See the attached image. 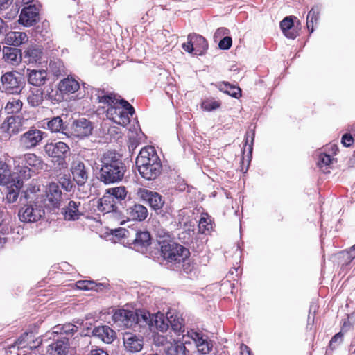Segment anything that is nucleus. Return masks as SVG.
Masks as SVG:
<instances>
[{"mask_svg":"<svg viewBox=\"0 0 355 355\" xmlns=\"http://www.w3.org/2000/svg\"><path fill=\"white\" fill-rule=\"evenodd\" d=\"M69 342L65 338H62L49 345L47 353L50 355H66L68 352Z\"/></svg>","mask_w":355,"mask_h":355,"instance_id":"obj_26","label":"nucleus"},{"mask_svg":"<svg viewBox=\"0 0 355 355\" xmlns=\"http://www.w3.org/2000/svg\"><path fill=\"white\" fill-rule=\"evenodd\" d=\"M27 78L29 84L40 87L46 83L47 80V72L45 70H29L28 69Z\"/></svg>","mask_w":355,"mask_h":355,"instance_id":"obj_25","label":"nucleus"},{"mask_svg":"<svg viewBox=\"0 0 355 355\" xmlns=\"http://www.w3.org/2000/svg\"><path fill=\"white\" fill-rule=\"evenodd\" d=\"M38 19V10L35 6H29L22 9L19 22L25 26H31Z\"/></svg>","mask_w":355,"mask_h":355,"instance_id":"obj_20","label":"nucleus"},{"mask_svg":"<svg viewBox=\"0 0 355 355\" xmlns=\"http://www.w3.org/2000/svg\"><path fill=\"white\" fill-rule=\"evenodd\" d=\"M354 251H355V245L350 248L349 252H348V254H352Z\"/></svg>","mask_w":355,"mask_h":355,"instance_id":"obj_62","label":"nucleus"},{"mask_svg":"<svg viewBox=\"0 0 355 355\" xmlns=\"http://www.w3.org/2000/svg\"><path fill=\"white\" fill-rule=\"evenodd\" d=\"M105 193L108 195L112 196L114 197V200H115V199L122 200L125 199L127 195V191L124 187L110 188L106 190Z\"/></svg>","mask_w":355,"mask_h":355,"instance_id":"obj_46","label":"nucleus"},{"mask_svg":"<svg viewBox=\"0 0 355 355\" xmlns=\"http://www.w3.org/2000/svg\"><path fill=\"white\" fill-rule=\"evenodd\" d=\"M15 162L28 166L35 173L42 170L44 166L42 159L34 153H26L22 156L16 157Z\"/></svg>","mask_w":355,"mask_h":355,"instance_id":"obj_16","label":"nucleus"},{"mask_svg":"<svg viewBox=\"0 0 355 355\" xmlns=\"http://www.w3.org/2000/svg\"><path fill=\"white\" fill-rule=\"evenodd\" d=\"M220 89L230 96L239 98L241 96V90L239 87L232 85L229 83H223L220 85Z\"/></svg>","mask_w":355,"mask_h":355,"instance_id":"obj_45","label":"nucleus"},{"mask_svg":"<svg viewBox=\"0 0 355 355\" xmlns=\"http://www.w3.org/2000/svg\"><path fill=\"white\" fill-rule=\"evenodd\" d=\"M55 329L61 330L60 333L66 335H72L78 330V327L76 325L71 323L65 324L62 325L61 327H55Z\"/></svg>","mask_w":355,"mask_h":355,"instance_id":"obj_48","label":"nucleus"},{"mask_svg":"<svg viewBox=\"0 0 355 355\" xmlns=\"http://www.w3.org/2000/svg\"><path fill=\"white\" fill-rule=\"evenodd\" d=\"M182 319H175V318H173V316H171L169 318V323L171 324L172 328L173 329V330L176 331H182ZM182 331H184V330H182Z\"/></svg>","mask_w":355,"mask_h":355,"instance_id":"obj_51","label":"nucleus"},{"mask_svg":"<svg viewBox=\"0 0 355 355\" xmlns=\"http://www.w3.org/2000/svg\"><path fill=\"white\" fill-rule=\"evenodd\" d=\"M182 49L189 53H193L194 51H196V49L194 46V43H193L190 40H188L187 43H184L182 44Z\"/></svg>","mask_w":355,"mask_h":355,"instance_id":"obj_55","label":"nucleus"},{"mask_svg":"<svg viewBox=\"0 0 355 355\" xmlns=\"http://www.w3.org/2000/svg\"><path fill=\"white\" fill-rule=\"evenodd\" d=\"M33 173H35L28 166L14 161V171L12 175L15 181H21L23 184V181L30 179Z\"/></svg>","mask_w":355,"mask_h":355,"instance_id":"obj_23","label":"nucleus"},{"mask_svg":"<svg viewBox=\"0 0 355 355\" xmlns=\"http://www.w3.org/2000/svg\"><path fill=\"white\" fill-rule=\"evenodd\" d=\"M343 334L341 332L336 334L331 340L329 346L332 349H335L338 345L343 342Z\"/></svg>","mask_w":355,"mask_h":355,"instance_id":"obj_52","label":"nucleus"},{"mask_svg":"<svg viewBox=\"0 0 355 355\" xmlns=\"http://www.w3.org/2000/svg\"><path fill=\"white\" fill-rule=\"evenodd\" d=\"M166 355H187L189 351L180 342L167 343L164 348Z\"/></svg>","mask_w":355,"mask_h":355,"instance_id":"obj_31","label":"nucleus"},{"mask_svg":"<svg viewBox=\"0 0 355 355\" xmlns=\"http://www.w3.org/2000/svg\"><path fill=\"white\" fill-rule=\"evenodd\" d=\"M73 180L80 187L84 186L89 179V170L80 159H73L70 166Z\"/></svg>","mask_w":355,"mask_h":355,"instance_id":"obj_9","label":"nucleus"},{"mask_svg":"<svg viewBox=\"0 0 355 355\" xmlns=\"http://www.w3.org/2000/svg\"><path fill=\"white\" fill-rule=\"evenodd\" d=\"M44 202L49 207L58 208L62 200V192L55 182L49 183L45 189Z\"/></svg>","mask_w":355,"mask_h":355,"instance_id":"obj_10","label":"nucleus"},{"mask_svg":"<svg viewBox=\"0 0 355 355\" xmlns=\"http://www.w3.org/2000/svg\"><path fill=\"white\" fill-rule=\"evenodd\" d=\"M163 257L168 262L180 264L189 257V250L185 247L174 242H164L161 247Z\"/></svg>","mask_w":355,"mask_h":355,"instance_id":"obj_5","label":"nucleus"},{"mask_svg":"<svg viewBox=\"0 0 355 355\" xmlns=\"http://www.w3.org/2000/svg\"><path fill=\"white\" fill-rule=\"evenodd\" d=\"M134 312L123 309H118L113 314L112 319L120 326L131 328L135 326Z\"/></svg>","mask_w":355,"mask_h":355,"instance_id":"obj_18","label":"nucleus"},{"mask_svg":"<svg viewBox=\"0 0 355 355\" xmlns=\"http://www.w3.org/2000/svg\"><path fill=\"white\" fill-rule=\"evenodd\" d=\"M135 247L146 248L150 243V236L148 232H137L135 239L133 241Z\"/></svg>","mask_w":355,"mask_h":355,"instance_id":"obj_39","label":"nucleus"},{"mask_svg":"<svg viewBox=\"0 0 355 355\" xmlns=\"http://www.w3.org/2000/svg\"><path fill=\"white\" fill-rule=\"evenodd\" d=\"M123 343L125 350L128 353H137L144 347V338L141 335L130 331L123 334Z\"/></svg>","mask_w":355,"mask_h":355,"instance_id":"obj_11","label":"nucleus"},{"mask_svg":"<svg viewBox=\"0 0 355 355\" xmlns=\"http://www.w3.org/2000/svg\"><path fill=\"white\" fill-rule=\"evenodd\" d=\"M137 193L139 198L146 202L154 210H159L164 206V201L162 196L155 191L139 188Z\"/></svg>","mask_w":355,"mask_h":355,"instance_id":"obj_13","label":"nucleus"},{"mask_svg":"<svg viewBox=\"0 0 355 355\" xmlns=\"http://www.w3.org/2000/svg\"><path fill=\"white\" fill-rule=\"evenodd\" d=\"M62 214L64 220L72 221L79 219L83 215V210L80 202L70 200L67 205L62 208Z\"/></svg>","mask_w":355,"mask_h":355,"instance_id":"obj_19","label":"nucleus"},{"mask_svg":"<svg viewBox=\"0 0 355 355\" xmlns=\"http://www.w3.org/2000/svg\"><path fill=\"white\" fill-rule=\"evenodd\" d=\"M7 32V27L4 26V22L0 19V33L6 34V43L8 45L18 46L28 40L27 35L24 32Z\"/></svg>","mask_w":355,"mask_h":355,"instance_id":"obj_15","label":"nucleus"},{"mask_svg":"<svg viewBox=\"0 0 355 355\" xmlns=\"http://www.w3.org/2000/svg\"><path fill=\"white\" fill-rule=\"evenodd\" d=\"M19 49L15 47H4L3 49L4 60L11 64L17 62L21 59Z\"/></svg>","mask_w":355,"mask_h":355,"instance_id":"obj_37","label":"nucleus"},{"mask_svg":"<svg viewBox=\"0 0 355 355\" xmlns=\"http://www.w3.org/2000/svg\"><path fill=\"white\" fill-rule=\"evenodd\" d=\"M320 8L318 6H313L309 12L306 17V26L311 33L313 32V24L317 22L319 18Z\"/></svg>","mask_w":355,"mask_h":355,"instance_id":"obj_43","label":"nucleus"},{"mask_svg":"<svg viewBox=\"0 0 355 355\" xmlns=\"http://www.w3.org/2000/svg\"><path fill=\"white\" fill-rule=\"evenodd\" d=\"M59 184L66 191H70L73 187L71 180L66 175L60 178Z\"/></svg>","mask_w":355,"mask_h":355,"instance_id":"obj_50","label":"nucleus"},{"mask_svg":"<svg viewBox=\"0 0 355 355\" xmlns=\"http://www.w3.org/2000/svg\"><path fill=\"white\" fill-rule=\"evenodd\" d=\"M42 55V49L35 46H31L24 51V58L27 59L29 63L40 62Z\"/></svg>","mask_w":355,"mask_h":355,"instance_id":"obj_33","label":"nucleus"},{"mask_svg":"<svg viewBox=\"0 0 355 355\" xmlns=\"http://www.w3.org/2000/svg\"><path fill=\"white\" fill-rule=\"evenodd\" d=\"M220 106L219 101H215L214 99H206L202 101L201 107L202 108L207 112H211L218 109Z\"/></svg>","mask_w":355,"mask_h":355,"instance_id":"obj_47","label":"nucleus"},{"mask_svg":"<svg viewBox=\"0 0 355 355\" xmlns=\"http://www.w3.org/2000/svg\"><path fill=\"white\" fill-rule=\"evenodd\" d=\"M126 216L129 220L142 221L148 216L146 207L140 204H134L126 209Z\"/></svg>","mask_w":355,"mask_h":355,"instance_id":"obj_21","label":"nucleus"},{"mask_svg":"<svg viewBox=\"0 0 355 355\" xmlns=\"http://www.w3.org/2000/svg\"><path fill=\"white\" fill-rule=\"evenodd\" d=\"M22 2L25 4H28L29 3H31V1H33V0H21Z\"/></svg>","mask_w":355,"mask_h":355,"instance_id":"obj_63","label":"nucleus"},{"mask_svg":"<svg viewBox=\"0 0 355 355\" xmlns=\"http://www.w3.org/2000/svg\"><path fill=\"white\" fill-rule=\"evenodd\" d=\"M44 132L34 127L20 135L19 146L24 150H29L38 146L44 139Z\"/></svg>","mask_w":355,"mask_h":355,"instance_id":"obj_7","label":"nucleus"},{"mask_svg":"<svg viewBox=\"0 0 355 355\" xmlns=\"http://www.w3.org/2000/svg\"><path fill=\"white\" fill-rule=\"evenodd\" d=\"M354 138L350 134H345L342 137L341 143L344 146L349 147L353 143Z\"/></svg>","mask_w":355,"mask_h":355,"instance_id":"obj_54","label":"nucleus"},{"mask_svg":"<svg viewBox=\"0 0 355 355\" xmlns=\"http://www.w3.org/2000/svg\"><path fill=\"white\" fill-rule=\"evenodd\" d=\"M13 183V186L8 187V191L6 196V200L8 203H13L17 201L19 193V189L22 187V183L21 181H15L12 182Z\"/></svg>","mask_w":355,"mask_h":355,"instance_id":"obj_34","label":"nucleus"},{"mask_svg":"<svg viewBox=\"0 0 355 355\" xmlns=\"http://www.w3.org/2000/svg\"><path fill=\"white\" fill-rule=\"evenodd\" d=\"M6 242V239L4 234L0 232V248L3 247Z\"/></svg>","mask_w":355,"mask_h":355,"instance_id":"obj_59","label":"nucleus"},{"mask_svg":"<svg viewBox=\"0 0 355 355\" xmlns=\"http://www.w3.org/2000/svg\"><path fill=\"white\" fill-rule=\"evenodd\" d=\"M187 40H190L194 43V46L196 49L195 54H200L201 52L207 49L208 44L206 40L201 35L197 34H189Z\"/></svg>","mask_w":355,"mask_h":355,"instance_id":"obj_36","label":"nucleus"},{"mask_svg":"<svg viewBox=\"0 0 355 355\" xmlns=\"http://www.w3.org/2000/svg\"><path fill=\"white\" fill-rule=\"evenodd\" d=\"M92 95L98 103L108 106L106 112L107 119L122 126L129 124L130 116L133 115L135 109L127 101L119 99L116 94H107L100 89H94Z\"/></svg>","mask_w":355,"mask_h":355,"instance_id":"obj_1","label":"nucleus"},{"mask_svg":"<svg viewBox=\"0 0 355 355\" xmlns=\"http://www.w3.org/2000/svg\"><path fill=\"white\" fill-rule=\"evenodd\" d=\"M188 336L194 341L198 351L200 354H208L211 351L212 342L207 338H204L201 334L192 330L188 332Z\"/></svg>","mask_w":355,"mask_h":355,"instance_id":"obj_17","label":"nucleus"},{"mask_svg":"<svg viewBox=\"0 0 355 355\" xmlns=\"http://www.w3.org/2000/svg\"><path fill=\"white\" fill-rule=\"evenodd\" d=\"M42 339L40 338L34 339L32 333H24L16 342L18 348L28 349H36L42 344Z\"/></svg>","mask_w":355,"mask_h":355,"instance_id":"obj_22","label":"nucleus"},{"mask_svg":"<svg viewBox=\"0 0 355 355\" xmlns=\"http://www.w3.org/2000/svg\"><path fill=\"white\" fill-rule=\"evenodd\" d=\"M69 146L64 142L47 144L44 146L45 153L51 157L57 158L58 165H64V156L69 152Z\"/></svg>","mask_w":355,"mask_h":355,"instance_id":"obj_12","label":"nucleus"},{"mask_svg":"<svg viewBox=\"0 0 355 355\" xmlns=\"http://www.w3.org/2000/svg\"><path fill=\"white\" fill-rule=\"evenodd\" d=\"M94 168L99 170L98 179L106 184L121 181L126 171L121 155L114 151L103 153L99 158V163H94Z\"/></svg>","mask_w":355,"mask_h":355,"instance_id":"obj_2","label":"nucleus"},{"mask_svg":"<svg viewBox=\"0 0 355 355\" xmlns=\"http://www.w3.org/2000/svg\"><path fill=\"white\" fill-rule=\"evenodd\" d=\"M2 92L8 94H19L24 87L23 78L15 71H8L1 77Z\"/></svg>","mask_w":355,"mask_h":355,"instance_id":"obj_6","label":"nucleus"},{"mask_svg":"<svg viewBox=\"0 0 355 355\" xmlns=\"http://www.w3.org/2000/svg\"><path fill=\"white\" fill-rule=\"evenodd\" d=\"M152 325L150 327H155L160 331L164 332L168 328L169 318L165 317L163 313H157L152 314Z\"/></svg>","mask_w":355,"mask_h":355,"instance_id":"obj_30","label":"nucleus"},{"mask_svg":"<svg viewBox=\"0 0 355 355\" xmlns=\"http://www.w3.org/2000/svg\"><path fill=\"white\" fill-rule=\"evenodd\" d=\"M136 165L139 174L147 180H155L161 173L160 159L152 146H146L140 150L136 159Z\"/></svg>","mask_w":355,"mask_h":355,"instance_id":"obj_3","label":"nucleus"},{"mask_svg":"<svg viewBox=\"0 0 355 355\" xmlns=\"http://www.w3.org/2000/svg\"><path fill=\"white\" fill-rule=\"evenodd\" d=\"M25 200V202H22L20 207L18 216L19 220L24 223H34L38 221L44 214V209L41 202L36 197L33 192L28 193L26 191L23 196H21V201Z\"/></svg>","mask_w":355,"mask_h":355,"instance_id":"obj_4","label":"nucleus"},{"mask_svg":"<svg viewBox=\"0 0 355 355\" xmlns=\"http://www.w3.org/2000/svg\"><path fill=\"white\" fill-rule=\"evenodd\" d=\"M76 286L80 290H94L99 291L102 290L104 285L103 284H97L92 280H80L76 282Z\"/></svg>","mask_w":355,"mask_h":355,"instance_id":"obj_42","label":"nucleus"},{"mask_svg":"<svg viewBox=\"0 0 355 355\" xmlns=\"http://www.w3.org/2000/svg\"><path fill=\"white\" fill-rule=\"evenodd\" d=\"M228 32H229V31L226 28H219L216 31V32L214 33V37H220L221 36H223V35L227 34Z\"/></svg>","mask_w":355,"mask_h":355,"instance_id":"obj_57","label":"nucleus"},{"mask_svg":"<svg viewBox=\"0 0 355 355\" xmlns=\"http://www.w3.org/2000/svg\"><path fill=\"white\" fill-rule=\"evenodd\" d=\"M11 2L12 0H0V6H6Z\"/></svg>","mask_w":355,"mask_h":355,"instance_id":"obj_60","label":"nucleus"},{"mask_svg":"<svg viewBox=\"0 0 355 355\" xmlns=\"http://www.w3.org/2000/svg\"><path fill=\"white\" fill-rule=\"evenodd\" d=\"M199 229L202 232H205L206 230H209L212 228L211 223V219L208 217L202 216L199 220Z\"/></svg>","mask_w":355,"mask_h":355,"instance_id":"obj_49","label":"nucleus"},{"mask_svg":"<svg viewBox=\"0 0 355 355\" xmlns=\"http://www.w3.org/2000/svg\"><path fill=\"white\" fill-rule=\"evenodd\" d=\"M28 119L20 116L7 117L0 126L1 132L8 134L9 137L22 131L27 125Z\"/></svg>","mask_w":355,"mask_h":355,"instance_id":"obj_8","label":"nucleus"},{"mask_svg":"<svg viewBox=\"0 0 355 355\" xmlns=\"http://www.w3.org/2000/svg\"><path fill=\"white\" fill-rule=\"evenodd\" d=\"M117 207L116 202L114 200V197L108 195L106 193L100 198L98 209L105 214L113 213L116 211Z\"/></svg>","mask_w":355,"mask_h":355,"instance_id":"obj_27","label":"nucleus"},{"mask_svg":"<svg viewBox=\"0 0 355 355\" xmlns=\"http://www.w3.org/2000/svg\"><path fill=\"white\" fill-rule=\"evenodd\" d=\"M92 334L94 337L107 344L111 343L115 338V332L108 326L96 327Z\"/></svg>","mask_w":355,"mask_h":355,"instance_id":"obj_24","label":"nucleus"},{"mask_svg":"<svg viewBox=\"0 0 355 355\" xmlns=\"http://www.w3.org/2000/svg\"><path fill=\"white\" fill-rule=\"evenodd\" d=\"M355 257V254H352L350 255V261H352V259H354V258Z\"/></svg>","mask_w":355,"mask_h":355,"instance_id":"obj_64","label":"nucleus"},{"mask_svg":"<svg viewBox=\"0 0 355 355\" xmlns=\"http://www.w3.org/2000/svg\"><path fill=\"white\" fill-rule=\"evenodd\" d=\"M134 311L135 325L138 324L139 327L152 325V315L148 311L138 309Z\"/></svg>","mask_w":355,"mask_h":355,"instance_id":"obj_29","label":"nucleus"},{"mask_svg":"<svg viewBox=\"0 0 355 355\" xmlns=\"http://www.w3.org/2000/svg\"><path fill=\"white\" fill-rule=\"evenodd\" d=\"M92 125L89 121L86 119H80L73 122L69 128V133L71 135L83 138L92 134Z\"/></svg>","mask_w":355,"mask_h":355,"instance_id":"obj_14","label":"nucleus"},{"mask_svg":"<svg viewBox=\"0 0 355 355\" xmlns=\"http://www.w3.org/2000/svg\"><path fill=\"white\" fill-rule=\"evenodd\" d=\"M232 44V38L230 37L226 36L220 41L218 46L220 49L227 50L231 47Z\"/></svg>","mask_w":355,"mask_h":355,"instance_id":"obj_53","label":"nucleus"},{"mask_svg":"<svg viewBox=\"0 0 355 355\" xmlns=\"http://www.w3.org/2000/svg\"><path fill=\"white\" fill-rule=\"evenodd\" d=\"M280 27L284 35L290 39H295L298 35L297 31L294 28L291 17H286L280 22Z\"/></svg>","mask_w":355,"mask_h":355,"instance_id":"obj_32","label":"nucleus"},{"mask_svg":"<svg viewBox=\"0 0 355 355\" xmlns=\"http://www.w3.org/2000/svg\"><path fill=\"white\" fill-rule=\"evenodd\" d=\"M48 128L52 132H62L67 135V128L64 126L63 121L60 116H55L47 123Z\"/></svg>","mask_w":355,"mask_h":355,"instance_id":"obj_40","label":"nucleus"},{"mask_svg":"<svg viewBox=\"0 0 355 355\" xmlns=\"http://www.w3.org/2000/svg\"><path fill=\"white\" fill-rule=\"evenodd\" d=\"M49 70L56 77L64 76L67 73L66 68L62 61L59 59H54L50 61Z\"/></svg>","mask_w":355,"mask_h":355,"instance_id":"obj_38","label":"nucleus"},{"mask_svg":"<svg viewBox=\"0 0 355 355\" xmlns=\"http://www.w3.org/2000/svg\"><path fill=\"white\" fill-rule=\"evenodd\" d=\"M254 137V132H252V140H251V144L249 146L250 152L251 153L252 150V143Z\"/></svg>","mask_w":355,"mask_h":355,"instance_id":"obj_61","label":"nucleus"},{"mask_svg":"<svg viewBox=\"0 0 355 355\" xmlns=\"http://www.w3.org/2000/svg\"><path fill=\"white\" fill-rule=\"evenodd\" d=\"M90 355H108L106 352L101 349H92L90 352Z\"/></svg>","mask_w":355,"mask_h":355,"instance_id":"obj_58","label":"nucleus"},{"mask_svg":"<svg viewBox=\"0 0 355 355\" xmlns=\"http://www.w3.org/2000/svg\"><path fill=\"white\" fill-rule=\"evenodd\" d=\"M15 182L8 166L5 162H0V184H8Z\"/></svg>","mask_w":355,"mask_h":355,"instance_id":"obj_41","label":"nucleus"},{"mask_svg":"<svg viewBox=\"0 0 355 355\" xmlns=\"http://www.w3.org/2000/svg\"><path fill=\"white\" fill-rule=\"evenodd\" d=\"M80 88L78 82L72 77L62 80L58 84V89L62 93L73 94Z\"/></svg>","mask_w":355,"mask_h":355,"instance_id":"obj_28","label":"nucleus"},{"mask_svg":"<svg viewBox=\"0 0 355 355\" xmlns=\"http://www.w3.org/2000/svg\"><path fill=\"white\" fill-rule=\"evenodd\" d=\"M320 164H322L324 165H329L331 162L332 159L329 155L327 154H321L319 157Z\"/></svg>","mask_w":355,"mask_h":355,"instance_id":"obj_56","label":"nucleus"},{"mask_svg":"<svg viewBox=\"0 0 355 355\" xmlns=\"http://www.w3.org/2000/svg\"><path fill=\"white\" fill-rule=\"evenodd\" d=\"M44 91L41 88H35L31 90L27 98L28 104L31 107H37L43 102Z\"/></svg>","mask_w":355,"mask_h":355,"instance_id":"obj_35","label":"nucleus"},{"mask_svg":"<svg viewBox=\"0 0 355 355\" xmlns=\"http://www.w3.org/2000/svg\"><path fill=\"white\" fill-rule=\"evenodd\" d=\"M23 106L22 101L19 98H12L6 103L4 110L7 114H17L19 112Z\"/></svg>","mask_w":355,"mask_h":355,"instance_id":"obj_44","label":"nucleus"}]
</instances>
